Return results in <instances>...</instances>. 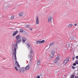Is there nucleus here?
Instances as JSON below:
<instances>
[{
    "label": "nucleus",
    "instance_id": "nucleus-1",
    "mask_svg": "<svg viewBox=\"0 0 78 78\" xmlns=\"http://www.w3.org/2000/svg\"><path fill=\"white\" fill-rule=\"evenodd\" d=\"M16 39H17V41L16 43V45H15V46H16V45H17V47H18V46H17V44H18V43H19V42H20L21 41V39H20V35H17L16 36Z\"/></svg>",
    "mask_w": 78,
    "mask_h": 78
},
{
    "label": "nucleus",
    "instance_id": "nucleus-2",
    "mask_svg": "<svg viewBox=\"0 0 78 78\" xmlns=\"http://www.w3.org/2000/svg\"><path fill=\"white\" fill-rule=\"evenodd\" d=\"M18 48V47H17V45H16L15 46V48L13 50V55H14L15 56V61H16L17 60V57H16V53L17 52V51H16V49H17Z\"/></svg>",
    "mask_w": 78,
    "mask_h": 78
},
{
    "label": "nucleus",
    "instance_id": "nucleus-3",
    "mask_svg": "<svg viewBox=\"0 0 78 78\" xmlns=\"http://www.w3.org/2000/svg\"><path fill=\"white\" fill-rule=\"evenodd\" d=\"M30 52L31 53V55H29V58H31L30 59V61H31L32 58H33V56H32V55L33 54V49H31V47H30Z\"/></svg>",
    "mask_w": 78,
    "mask_h": 78
},
{
    "label": "nucleus",
    "instance_id": "nucleus-4",
    "mask_svg": "<svg viewBox=\"0 0 78 78\" xmlns=\"http://www.w3.org/2000/svg\"><path fill=\"white\" fill-rule=\"evenodd\" d=\"M59 56L58 55L57 56L56 58H55L54 62L55 64H58V60H59Z\"/></svg>",
    "mask_w": 78,
    "mask_h": 78
},
{
    "label": "nucleus",
    "instance_id": "nucleus-5",
    "mask_svg": "<svg viewBox=\"0 0 78 78\" xmlns=\"http://www.w3.org/2000/svg\"><path fill=\"white\" fill-rule=\"evenodd\" d=\"M19 71L20 73H22V72L23 73H24L25 72V68H24V67H23L21 69L20 68L19 69Z\"/></svg>",
    "mask_w": 78,
    "mask_h": 78
},
{
    "label": "nucleus",
    "instance_id": "nucleus-6",
    "mask_svg": "<svg viewBox=\"0 0 78 78\" xmlns=\"http://www.w3.org/2000/svg\"><path fill=\"white\" fill-rule=\"evenodd\" d=\"M36 42H37V44H41L42 43H44V42H45V40H43L42 41H39L38 40L37 41H36Z\"/></svg>",
    "mask_w": 78,
    "mask_h": 78
},
{
    "label": "nucleus",
    "instance_id": "nucleus-7",
    "mask_svg": "<svg viewBox=\"0 0 78 78\" xmlns=\"http://www.w3.org/2000/svg\"><path fill=\"white\" fill-rule=\"evenodd\" d=\"M18 33H19V32L17 31H14L12 35V36H16L17 34H18Z\"/></svg>",
    "mask_w": 78,
    "mask_h": 78
},
{
    "label": "nucleus",
    "instance_id": "nucleus-8",
    "mask_svg": "<svg viewBox=\"0 0 78 78\" xmlns=\"http://www.w3.org/2000/svg\"><path fill=\"white\" fill-rule=\"evenodd\" d=\"M30 66V64H29L25 68V70H28V69H29Z\"/></svg>",
    "mask_w": 78,
    "mask_h": 78
},
{
    "label": "nucleus",
    "instance_id": "nucleus-9",
    "mask_svg": "<svg viewBox=\"0 0 78 78\" xmlns=\"http://www.w3.org/2000/svg\"><path fill=\"white\" fill-rule=\"evenodd\" d=\"M39 17L38 16H37L36 17V24H39Z\"/></svg>",
    "mask_w": 78,
    "mask_h": 78
},
{
    "label": "nucleus",
    "instance_id": "nucleus-10",
    "mask_svg": "<svg viewBox=\"0 0 78 78\" xmlns=\"http://www.w3.org/2000/svg\"><path fill=\"white\" fill-rule=\"evenodd\" d=\"M52 19V18L51 16H49L48 17V22H51V19Z\"/></svg>",
    "mask_w": 78,
    "mask_h": 78
},
{
    "label": "nucleus",
    "instance_id": "nucleus-11",
    "mask_svg": "<svg viewBox=\"0 0 78 78\" xmlns=\"http://www.w3.org/2000/svg\"><path fill=\"white\" fill-rule=\"evenodd\" d=\"M15 64H16V66H17V67H19H19H20V65H19V63H18V62H17V61H16L15 62Z\"/></svg>",
    "mask_w": 78,
    "mask_h": 78
},
{
    "label": "nucleus",
    "instance_id": "nucleus-12",
    "mask_svg": "<svg viewBox=\"0 0 78 78\" xmlns=\"http://www.w3.org/2000/svg\"><path fill=\"white\" fill-rule=\"evenodd\" d=\"M55 50L54 49L52 50L51 53V55H55Z\"/></svg>",
    "mask_w": 78,
    "mask_h": 78
},
{
    "label": "nucleus",
    "instance_id": "nucleus-13",
    "mask_svg": "<svg viewBox=\"0 0 78 78\" xmlns=\"http://www.w3.org/2000/svg\"><path fill=\"white\" fill-rule=\"evenodd\" d=\"M22 40L23 41V42L24 43L25 42V41H26V38H25L23 37Z\"/></svg>",
    "mask_w": 78,
    "mask_h": 78
},
{
    "label": "nucleus",
    "instance_id": "nucleus-14",
    "mask_svg": "<svg viewBox=\"0 0 78 78\" xmlns=\"http://www.w3.org/2000/svg\"><path fill=\"white\" fill-rule=\"evenodd\" d=\"M54 44H55V42L50 43L49 47H50V46H52L53 45H54Z\"/></svg>",
    "mask_w": 78,
    "mask_h": 78
},
{
    "label": "nucleus",
    "instance_id": "nucleus-15",
    "mask_svg": "<svg viewBox=\"0 0 78 78\" xmlns=\"http://www.w3.org/2000/svg\"><path fill=\"white\" fill-rule=\"evenodd\" d=\"M72 27V24H70L68 26V28H71Z\"/></svg>",
    "mask_w": 78,
    "mask_h": 78
},
{
    "label": "nucleus",
    "instance_id": "nucleus-16",
    "mask_svg": "<svg viewBox=\"0 0 78 78\" xmlns=\"http://www.w3.org/2000/svg\"><path fill=\"white\" fill-rule=\"evenodd\" d=\"M67 59H66L64 61V65H66V64H67Z\"/></svg>",
    "mask_w": 78,
    "mask_h": 78
},
{
    "label": "nucleus",
    "instance_id": "nucleus-17",
    "mask_svg": "<svg viewBox=\"0 0 78 78\" xmlns=\"http://www.w3.org/2000/svg\"><path fill=\"white\" fill-rule=\"evenodd\" d=\"M27 47L28 48H29V50H30L31 48H30V44H27Z\"/></svg>",
    "mask_w": 78,
    "mask_h": 78
},
{
    "label": "nucleus",
    "instance_id": "nucleus-18",
    "mask_svg": "<svg viewBox=\"0 0 78 78\" xmlns=\"http://www.w3.org/2000/svg\"><path fill=\"white\" fill-rule=\"evenodd\" d=\"M40 60H39L37 63V65H40L41 62H40Z\"/></svg>",
    "mask_w": 78,
    "mask_h": 78
},
{
    "label": "nucleus",
    "instance_id": "nucleus-19",
    "mask_svg": "<svg viewBox=\"0 0 78 78\" xmlns=\"http://www.w3.org/2000/svg\"><path fill=\"white\" fill-rule=\"evenodd\" d=\"M23 30L22 29H20V33H23Z\"/></svg>",
    "mask_w": 78,
    "mask_h": 78
},
{
    "label": "nucleus",
    "instance_id": "nucleus-20",
    "mask_svg": "<svg viewBox=\"0 0 78 78\" xmlns=\"http://www.w3.org/2000/svg\"><path fill=\"white\" fill-rule=\"evenodd\" d=\"M19 16H20V17H21V16H23V13L21 12L19 14Z\"/></svg>",
    "mask_w": 78,
    "mask_h": 78
},
{
    "label": "nucleus",
    "instance_id": "nucleus-21",
    "mask_svg": "<svg viewBox=\"0 0 78 78\" xmlns=\"http://www.w3.org/2000/svg\"><path fill=\"white\" fill-rule=\"evenodd\" d=\"M11 47L12 48H13L14 47V48H15V46L14 47V44H12L11 46Z\"/></svg>",
    "mask_w": 78,
    "mask_h": 78
},
{
    "label": "nucleus",
    "instance_id": "nucleus-22",
    "mask_svg": "<svg viewBox=\"0 0 78 78\" xmlns=\"http://www.w3.org/2000/svg\"><path fill=\"white\" fill-rule=\"evenodd\" d=\"M41 76H42V75H39L38 76H37V78H40Z\"/></svg>",
    "mask_w": 78,
    "mask_h": 78
},
{
    "label": "nucleus",
    "instance_id": "nucleus-23",
    "mask_svg": "<svg viewBox=\"0 0 78 78\" xmlns=\"http://www.w3.org/2000/svg\"><path fill=\"white\" fill-rule=\"evenodd\" d=\"M25 27L26 28H28L30 27V25H28V24H26L25 25Z\"/></svg>",
    "mask_w": 78,
    "mask_h": 78
},
{
    "label": "nucleus",
    "instance_id": "nucleus-24",
    "mask_svg": "<svg viewBox=\"0 0 78 78\" xmlns=\"http://www.w3.org/2000/svg\"><path fill=\"white\" fill-rule=\"evenodd\" d=\"M14 68L16 71H18V68L16 66Z\"/></svg>",
    "mask_w": 78,
    "mask_h": 78
},
{
    "label": "nucleus",
    "instance_id": "nucleus-25",
    "mask_svg": "<svg viewBox=\"0 0 78 78\" xmlns=\"http://www.w3.org/2000/svg\"><path fill=\"white\" fill-rule=\"evenodd\" d=\"M74 78V75H72L71 76V77L70 78Z\"/></svg>",
    "mask_w": 78,
    "mask_h": 78
},
{
    "label": "nucleus",
    "instance_id": "nucleus-26",
    "mask_svg": "<svg viewBox=\"0 0 78 78\" xmlns=\"http://www.w3.org/2000/svg\"><path fill=\"white\" fill-rule=\"evenodd\" d=\"M75 62L76 63V64H78V60H76Z\"/></svg>",
    "mask_w": 78,
    "mask_h": 78
},
{
    "label": "nucleus",
    "instance_id": "nucleus-27",
    "mask_svg": "<svg viewBox=\"0 0 78 78\" xmlns=\"http://www.w3.org/2000/svg\"><path fill=\"white\" fill-rule=\"evenodd\" d=\"M53 56H54V55H51V58H53Z\"/></svg>",
    "mask_w": 78,
    "mask_h": 78
},
{
    "label": "nucleus",
    "instance_id": "nucleus-28",
    "mask_svg": "<svg viewBox=\"0 0 78 78\" xmlns=\"http://www.w3.org/2000/svg\"><path fill=\"white\" fill-rule=\"evenodd\" d=\"M73 65L74 66H75L76 65V63H74L73 64Z\"/></svg>",
    "mask_w": 78,
    "mask_h": 78
},
{
    "label": "nucleus",
    "instance_id": "nucleus-29",
    "mask_svg": "<svg viewBox=\"0 0 78 78\" xmlns=\"http://www.w3.org/2000/svg\"><path fill=\"white\" fill-rule=\"evenodd\" d=\"M71 40H73V39H74V37H71Z\"/></svg>",
    "mask_w": 78,
    "mask_h": 78
},
{
    "label": "nucleus",
    "instance_id": "nucleus-30",
    "mask_svg": "<svg viewBox=\"0 0 78 78\" xmlns=\"http://www.w3.org/2000/svg\"><path fill=\"white\" fill-rule=\"evenodd\" d=\"M72 68L73 69H75V67H74L73 66H72Z\"/></svg>",
    "mask_w": 78,
    "mask_h": 78
},
{
    "label": "nucleus",
    "instance_id": "nucleus-31",
    "mask_svg": "<svg viewBox=\"0 0 78 78\" xmlns=\"http://www.w3.org/2000/svg\"><path fill=\"white\" fill-rule=\"evenodd\" d=\"M14 17L12 16L10 18V19H14Z\"/></svg>",
    "mask_w": 78,
    "mask_h": 78
},
{
    "label": "nucleus",
    "instance_id": "nucleus-32",
    "mask_svg": "<svg viewBox=\"0 0 78 78\" xmlns=\"http://www.w3.org/2000/svg\"><path fill=\"white\" fill-rule=\"evenodd\" d=\"M73 61L75 59V56H74L73 57Z\"/></svg>",
    "mask_w": 78,
    "mask_h": 78
},
{
    "label": "nucleus",
    "instance_id": "nucleus-33",
    "mask_svg": "<svg viewBox=\"0 0 78 78\" xmlns=\"http://www.w3.org/2000/svg\"><path fill=\"white\" fill-rule=\"evenodd\" d=\"M76 59H78V56H76Z\"/></svg>",
    "mask_w": 78,
    "mask_h": 78
},
{
    "label": "nucleus",
    "instance_id": "nucleus-34",
    "mask_svg": "<svg viewBox=\"0 0 78 78\" xmlns=\"http://www.w3.org/2000/svg\"><path fill=\"white\" fill-rule=\"evenodd\" d=\"M30 30H33V29H32V28H30Z\"/></svg>",
    "mask_w": 78,
    "mask_h": 78
},
{
    "label": "nucleus",
    "instance_id": "nucleus-35",
    "mask_svg": "<svg viewBox=\"0 0 78 78\" xmlns=\"http://www.w3.org/2000/svg\"><path fill=\"white\" fill-rule=\"evenodd\" d=\"M36 69L37 70H39V68H36Z\"/></svg>",
    "mask_w": 78,
    "mask_h": 78
},
{
    "label": "nucleus",
    "instance_id": "nucleus-36",
    "mask_svg": "<svg viewBox=\"0 0 78 78\" xmlns=\"http://www.w3.org/2000/svg\"><path fill=\"white\" fill-rule=\"evenodd\" d=\"M75 78H78V77L76 76H75Z\"/></svg>",
    "mask_w": 78,
    "mask_h": 78
},
{
    "label": "nucleus",
    "instance_id": "nucleus-37",
    "mask_svg": "<svg viewBox=\"0 0 78 78\" xmlns=\"http://www.w3.org/2000/svg\"><path fill=\"white\" fill-rule=\"evenodd\" d=\"M75 26H76V25H77V23H75L74 24Z\"/></svg>",
    "mask_w": 78,
    "mask_h": 78
},
{
    "label": "nucleus",
    "instance_id": "nucleus-38",
    "mask_svg": "<svg viewBox=\"0 0 78 78\" xmlns=\"http://www.w3.org/2000/svg\"><path fill=\"white\" fill-rule=\"evenodd\" d=\"M70 58V57L68 58V59H67V61H69V59Z\"/></svg>",
    "mask_w": 78,
    "mask_h": 78
},
{
    "label": "nucleus",
    "instance_id": "nucleus-39",
    "mask_svg": "<svg viewBox=\"0 0 78 78\" xmlns=\"http://www.w3.org/2000/svg\"><path fill=\"white\" fill-rule=\"evenodd\" d=\"M2 59L3 60H5V59L3 58Z\"/></svg>",
    "mask_w": 78,
    "mask_h": 78
},
{
    "label": "nucleus",
    "instance_id": "nucleus-40",
    "mask_svg": "<svg viewBox=\"0 0 78 78\" xmlns=\"http://www.w3.org/2000/svg\"><path fill=\"white\" fill-rule=\"evenodd\" d=\"M68 47H70V46H69V45Z\"/></svg>",
    "mask_w": 78,
    "mask_h": 78
},
{
    "label": "nucleus",
    "instance_id": "nucleus-41",
    "mask_svg": "<svg viewBox=\"0 0 78 78\" xmlns=\"http://www.w3.org/2000/svg\"><path fill=\"white\" fill-rule=\"evenodd\" d=\"M12 51H13V48H12Z\"/></svg>",
    "mask_w": 78,
    "mask_h": 78
},
{
    "label": "nucleus",
    "instance_id": "nucleus-42",
    "mask_svg": "<svg viewBox=\"0 0 78 78\" xmlns=\"http://www.w3.org/2000/svg\"><path fill=\"white\" fill-rule=\"evenodd\" d=\"M13 53H12V55Z\"/></svg>",
    "mask_w": 78,
    "mask_h": 78
}]
</instances>
